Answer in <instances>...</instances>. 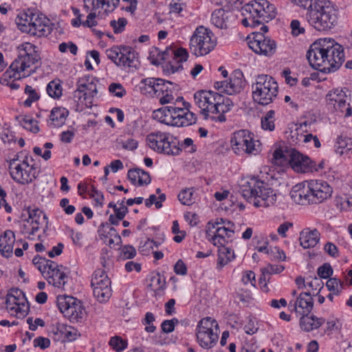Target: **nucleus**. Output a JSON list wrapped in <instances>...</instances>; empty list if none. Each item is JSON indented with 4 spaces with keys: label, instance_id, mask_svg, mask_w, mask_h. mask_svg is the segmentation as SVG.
<instances>
[{
    "label": "nucleus",
    "instance_id": "1",
    "mask_svg": "<svg viewBox=\"0 0 352 352\" xmlns=\"http://www.w3.org/2000/svg\"><path fill=\"white\" fill-rule=\"evenodd\" d=\"M332 188L324 180L305 181L295 185L290 191L292 199L298 204H317L331 197Z\"/></svg>",
    "mask_w": 352,
    "mask_h": 352
},
{
    "label": "nucleus",
    "instance_id": "60",
    "mask_svg": "<svg viewBox=\"0 0 352 352\" xmlns=\"http://www.w3.org/2000/svg\"><path fill=\"white\" fill-rule=\"evenodd\" d=\"M109 91L118 98H122L126 94L125 89L120 83H111L109 87Z\"/></svg>",
    "mask_w": 352,
    "mask_h": 352
},
{
    "label": "nucleus",
    "instance_id": "21",
    "mask_svg": "<svg viewBox=\"0 0 352 352\" xmlns=\"http://www.w3.org/2000/svg\"><path fill=\"white\" fill-rule=\"evenodd\" d=\"M7 308L16 312L25 313L28 309L25 294L21 289H12L6 296Z\"/></svg>",
    "mask_w": 352,
    "mask_h": 352
},
{
    "label": "nucleus",
    "instance_id": "37",
    "mask_svg": "<svg viewBox=\"0 0 352 352\" xmlns=\"http://www.w3.org/2000/svg\"><path fill=\"white\" fill-rule=\"evenodd\" d=\"M16 120L19 122V124L24 129L36 133L39 131V127L36 120L30 118L26 116H19L16 117Z\"/></svg>",
    "mask_w": 352,
    "mask_h": 352
},
{
    "label": "nucleus",
    "instance_id": "3",
    "mask_svg": "<svg viewBox=\"0 0 352 352\" xmlns=\"http://www.w3.org/2000/svg\"><path fill=\"white\" fill-rule=\"evenodd\" d=\"M338 10L336 6L329 0H321L307 12L309 23L316 30L326 32L333 29L338 24Z\"/></svg>",
    "mask_w": 352,
    "mask_h": 352
},
{
    "label": "nucleus",
    "instance_id": "50",
    "mask_svg": "<svg viewBox=\"0 0 352 352\" xmlns=\"http://www.w3.org/2000/svg\"><path fill=\"white\" fill-rule=\"evenodd\" d=\"M109 344L118 352L123 351L127 346V342L120 336L112 337L110 339Z\"/></svg>",
    "mask_w": 352,
    "mask_h": 352
},
{
    "label": "nucleus",
    "instance_id": "8",
    "mask_svg": "<svg viewBox=\"0 0 352 352\" xmlns=\"http://www.w3.org/2000/svg\"><path fill=\"white\" fill-rule=\"evenodd\" d=\"M212 31L204 26L196 28L190 40V50L196 56L209 54L216 46L215 38H212Z\"/></svg>",
    "mask_w": 352,
    "mask_h": 352
},
{
    "label": "nucleus",
    "instance_id": "17",
    "mask_svg": "<svg viewBox=\"0 0 352 352\" xmlns=\"http://www.w3.org/2000/svg\"><path fill=\"white\" fill-rule=\"evenodd\" d=\"M331 50L324 58V67H322L323 73L334 72L342 65L344 60V54L342 47L333 39L327 38Z\"/></svg>",
    "mask_w": 352,
    "mask_h": 352
},
{
    "label": "nucleus",
    "instance_id": "15",
    "mask_svg": "<svg viewBox=\"0 0 352 352\" xmlns=\"http://www.w3.org/2000/svg\"><path fill=\"white\" fill-rule=\"evenodd\" d=\"M91 285L94 297L100 302H106L111 296V280L104 270H96L92 275Z\"/></svg>",
    "mask_w": 352,
    "mask_h": 352
},
{
    "label": "nucleus",
    "instance_id": "7",
    "mask_svg": "<svg viewBox=\"0 0 352 352\" xmlns=\"http://www.w3.org/2000/svg\"><path fill=\"white\" fill-rule=\"evenodd\" d=\"M105 53L108 58L122 69H137L140 65L138 54L131 47L115 45L107 49Z\"/></svg>",
    "mask_w": 352,
    "mask_h": 352
},
{
    "label": "nucleus",
    "instance_id": "14",
    "mask_svg": "<svg viewBox=\"0 0 352 352\" xmlns=\"http://www.w3.org/2000/svg\"><path fill=\"white\" fill-rule=\"evenodd\" d=\"M232 148L236 154L242 153L256 155L260 151V142L254 140L253 134L248 130H240L234 133L231 139Z\"/></svg>",
    "mask_w": 352,
    "mask_h": 352
},
{
    "label": "nucleus",
    "instance_id": "58",
    "mask_svg": "<svg viewBox=\"0 0 352 352\" xmlns=\"http://www.w3.org/2000/svg\"><path fill=\"white\" fill-rule=\"evenodd\" d=\"M178 323L179 320L175 318L171 320H166L161 324L162 331L166 333H171L174 331L175 325Z\"/></svg>",
    "mask_w": 352,
    "mask_h": 352
},
{
    "label": "nucleus",
    "instance_id": "30",
    "mask_svg": "<svg viewBox=\"0 0 352 352\" xmlns=\"http://www.w3.org/2000/svg\"><path fill=\"white\" fill-rule=\"evenodd\" d=\"M324 322L325 320L323 318H318L314 315L303 314L300 319V327L303 331L309 332L318 329Z\"/></svg>",
    "mask_w": 352,
    "mask_h": 352
},
{
    "label": "nucleus",
    "instance_id": "2",
    "mask_svg": "<svg viewBox=\"0 0 352 352\" xmlns=\"http://www.w3.org/2000/svg\"><path fill=\"white\" fill-rule=\"evenodd\" d=\"M239 191L244 199L256 207H268L276 200V194L270 184L256 177L241 179Z\"/></svg>",
    "mask_w": 352,
    "mask_h": 352
},
{
    "label": "nucleus",
    "instance_id": "25",
    "mask_svg": "<svg viewBox=\"0 0 352 352\" xmlns=\"http://www.w3.org/2000/svg\"><path fill=\"white\" fill-rule=\"evenodd\" d=\"M96 81L93 76L85 75L77 82V87L83 91V96H85V98L88 100L89 103H91V100L98 94Z\"/></svg>",
    "mask_w": 352,
    "mask_h": 352
},
{
    "label": "nucleus",
    "instance_id": "52",
    "mask_svg": "<svg viewBox=\"0 0 352 352\" xmlns=\"http://www.w3.org/2000/svg\"><path fill=\"white\" fill-rule=\"evenodd\" d=\"M308 123L307 121L300 123L299 124H296V128L295 130L291 131V139L292 142L297 143L300 140V134L303 132L307 131V126Z\"/></svg>",
    "mask_w": 352,
    "mask_h": 352
},
{
    "label": "nucleus",
    "instance_id": "11",
    "mask_svg": "<svg viewBox=\"0 0 352 352\" xmlns=\"http://www.w3.org/2000/svg\"><path fill=\"white\" fill-rule=\"evenodd\" d=\"M188 58V53L186 49L180 47L175 50L167 47L164 51L158 53L157 57L152 61V63L158 65L162 64V61L167 60L165 69L168 72L174 74L183 69L182 63L186 61Z\"/></svg>",
    "mask_w": 352,
    "mask_h": 352
},
{
    "label": "nucleus",
    "instance_id": "49",
    "mask_svg": "<svg viewBox=\"0 0 352 352\" xmlns=\"http://www.w3.org/2000/svg\"><path fill=\"white\" fill-rule=\"evenodd\" d=\"M84 9L87 12H96L100 8L105 5L104 0H83Z\"/></svg>",
    "mask_w": 352,
    "mask_h": 352
},
{
    "label": "nucleus",
    "instance_id": "9",
    "mask_svg": "<svg viewBox=\"0 0 352 352\" xmlns=\"http://www.w3.org/2000/svg\"><path fill=\"white\" fill-rule=\"evenodd\" d=\"M18 157L13 158L10 161L9 169L12 179L18 184H28L37 178L40 170L35 164H31L28 157L25 158L19 164H16Z\"/></svg>",
    "mask_w": 352,
    "mask_h": 352
},
{
    "label": "nucleus",
    "instance_id": "41",
    "mask_svg": "<svg viewBox=\"0 0 352 352\" xmlns=\"http://www.w3.org/2000/svg\"><path fill=\"white\" fill-rule=\"evenodd\" d=\"M34 12L28 10V12L24 13L21 18L16 21L19 28L24 32L28 33V29L31 28L32 22L33 21Z\"/></svg>",
    "mask_w": 352,
    "mask_h": 352
},
{
    "label": "nucleus",
    "instance_id": "61",
    "mask_svg": "<svg viewBox=\"0 0 352 352\" xmlns=\"http://www.w3.org/2000/svg\"><path fill=\"white\" fill-rule=\"evenodd\" d=\"M42 211L39 209H32V210H28V219L26 220L27 223H29L31 221V223H37L39 224V220L41 218V216L42 214Z\"/></svg>",
    "mask_w": 352,
    "mask_h": 352
},
{
    "label": "nucleus",
    "instance_id": "45",
    "mask_svg": "<svg viewBox=\"0 0 352 352\" xmlns=\"http://www.w3.org/2000/svg\"><path fill=\"white\" fill-rule=\"evenodd\" d=\"M168 85L172 86L173 82L161 78H157L154 95L160 97V95L164 94L167 91H170V88Z\"/></svg>",
    "mask_w": 352,
    "mask_h": 352
},
{
    "label": "nucleus",
    "instance_id": "5",
    "mask_svg": "<svg viewBox=\"0 0 352 352\" xmlns=\"http://www.w3.org/2000/svg\"><path fill=\"white\" fill-rule=\"evenodd\" d=\"M278 90V84L272 76L260 74L256 76L255 82L252 85V98L261 105H267L276 97Z\"/></svg>",
    "mask_w": 352,
    "mask_h": 352
},
{
    "label": "nucleus",
    "instance_id": "43",
    "mask_svg": "<svg viewBox=\"0 0 352 352\" xmlns=\"http://www.w3.org/2000/svg\"><path fill=\"white\" fill-rule=\"evenodd\" d=\"M349 142L350 139L346 138H338L335 145V151L336 153L340 155H348L351 150V148H347V146L349 144Z\"/></svg>",
    "mask_w": 352,
    "mask_h": 352
},
{
    "label": "nucleus",
    "instance_id": "53",
    "mask_svg": "<svg viewBox=\"0 0 352 352\" xmlns=\"http://www.w3.org/2000/svg\"><path fill=\"white\" fill-rule=\"evenodd\" d=\"M66 324L58 323L54 328L52 333L54 334V340L65 342L64 336L65 335Z\"/></svg>",
    "mask_w": 352,
    "mask_h": 352
},
{
    "label": "nucleus",
    "instance_id": "19",
    "mask_svg": "<svg viewBox=\"0 0 352 352\" xmlns=\"http://www.w3.org/2000/svg\"><path fill=\"white\" fill-rule=\"evenodd\" d=\"M219 93L213 91L199 90L194 94L195 104L201 109V113L205 120L210 118V107H213Z\"/></svg>",
    "mask_w": 352,
    "mask_h": 352
},
{
    "label": "nucleus",
    "instance_id": "24",
    "mask_svg": "<svg viewBox=\"0 0 352 352\" xmlns=\"http://www.w3.org/2000/svg\"><path fill=\"white\" fill-rule=\"evenodd\" d=\"M184 107H177L175 115V121L173 126L178 127H184L192 125L196 123L197 116L196 115L190 111L188 107L190 104L186 102H183Z\"/></svg>",
    "mask_w": 352,
    "mask_h": 352
},
{
    "label": "nucleus",
    "instance_id": "55",
    "mask_svg": "<svg viewBox=\"0 0 352 352\" xmlns=\"http://www.w3.org/2000/svg\"><path fill=\"white\" fill-rule=\"evenodd\" d=\"M267 254L272 260L285 261L286 258L285 252L278 247H271L267 252Z\"/></svg>",
    "mask_w": 352,
    "mask_h": 352
},
{
    "label": "nucleus",
    "instance_id": "56",
    "mask_svg": "<svg viewBox=\"0 0 352 352\" xmlns=\"http://www.w3.org/2000/svg\"><path fill=\"white\" fill-rule=\"evenodd\" d=\"M155 320V316L151 312H147L145 315L144 320L142 321V323L144 325H146L145 327V331L148 333H153L155 331L156 327L153 324H152L153 322Z\"/></svg>",
    "mask_w": 352,
    "mask_h": 352
},
{
    "label": "nucleus",
    "instance_id": "47",
    "mask_svg": "<svg viewBox=\"0 0 352 352\" xmlns=\"http://www.w3.org/2000/svg\"><path fill=\"white\" fill-rule=\"evenodd\" d=\"M326 286L329 291L335 295H339L343 289V283L336 278H330L327 281Z\"/></svg>",
    "mask_w": 352,
    "mask_h": 352
},
{
    "label": "nucleus",
    "instance_id": "12",
    "mask_svg": "<svg viewBox=\"0 0 352 352\" xmlns=\"http://www.w3.org/2000/svg\"><path fill=\"white\" fill-rule=\"evenodd\" d=\"M170 133L160 131L149 133L146 138V144L154 151L170 155H177L181 148L175 142H170Z\"/></svg>",
    "mask_w": 352,
    "mask_h": 352
},
{
    "label": "nucleus",
    "instance_id": "23",
    "mask_svg": "<svg viewBox=\"0 0 352 352\" xmlns=\"http://www.w3.org/2000/svg\"><path fill=\"white\" fill-rule=\"evenodd\" d=\"M234 230L226 229L224 227H217L214 231L210 228V222L208 223L206 234L208 239L217 246L224 245L232 241Z\"/></svg>",
    "mask_w": 352,
    "mask_h": 352
},
{
    "label": "nucleus",
    "instance_id": "42",
    "mask_svg": "<svg viewBox=\"0 0 352 352\" xmlns=\"http://www.w3.org/2000/svg\"><path fill=\"white\" fill-rule=\"evenodd\" d=\"M275 111L270 110L261 119V126L264 130L272 131L275 129Z\"/></svg>",
    "mask_w": 352,
    "mask_h": 352
},
{
    "label": "nucleus",
    "instance_id": "33",
    "mask_svg": "<svg viewBox=\"0 0 352 352\" xmlns=\"http://www.w3.org/2000/svg\"><path fill=\"white\" fill-rule=\"evenodd\" d=\"M218 259L217 269L221 270L225 265L235 258L234 250L227 248L226 245L218 246Z\"/></svg>",
    "mask_w": 352,
    "mask_h": 352
},
{
    "label": "nucleus",
    "instance_id": "32",
    "mask_svg": "<svg viewBox=\"0 0 352 352\" xmlns=\"http://www.w3.org/2000/svg\"><path fill=\"white\" fill-rule=\"evenodd\" d=\"M276 16L275 8L272 4L267 1V4H265L264 8H262V12L260 15V19H251L253 27H257L260 25H264V23H267Z\"/></svg>",
    "mask_w": 352,
    "mask_h": 352
},
{
    "label": "nucleus",
    "instance_id": "51",
    "mask_svg": "<svg viewBox=\"0 0 352 352\" xmlns=\"http://www.w3.org/2000/svg\"><path fill=\"white\" fill-rule=\"evenodd\" d=\"M165 109L166 110L162 118V123L173 126L175 121V115L173 113L176 112L177 107L167 106L165 107Z\"/></svg>",
    "mask_w": 352,
    "mask_h": 352
},
{
    "label": "nucleus",
    "instance_id": "20",
    "mask_svg": "<svg viewBox=\"0 0 352 352\" xmlns=\"http://www.w3.org/2000/svg\"><path fill=\"white\" fill-rule=\"evenodd\" d=\"M52 30V23L50 20L42 13L34 12L31 28L28 29V34L41 37L47 36Z\"/></svg>",
    "mask_w": 352,
    "mask_h": 352
},
{
    "label": "nucleus",
    "instance_id": "54",
    "mask_svg": "<svg viewBox=\"0 0 352 352\" xmlns=\"http://www.w3.org/2000/svg\"><path fill=\"white\" fill-rule=\"evenodd\" d=\"M156 79L154 78H144L141 80V83L144 85V87H142V91H145L150 94H153L155 91V85H156Z\"/></svg>",
    "mask_w": 352,
    "mask_h": 352
},
{
    "label": "nucleus",
    "instance_id": "48",
    "mask_svg": "<svg viewBox=\"0 0 352 352\" xmlns=\"http://www.w3.org/2000/svg\"><path fill=\"white\" fill-rule=\"evenodd\" d=\"M21 72L19 70H16L14 68L11 67V65L9 68L4 72L1 78L0 79L1 84L8 85L9 79L14 78V79H20L21 76L20 74Z\"/></svg>",
    "mask_w": 352,
    "mask_h": 352
},
{
    "label": "nucleus",
    "instance_id": "31",
    "mask_svg": "<svg viewBox=\"0 0 352 352\" xmlns=\"http://www.w3.org/2000/svg\"><path fill=\"white\" fill-rule=\"evenodd\" d=\"M43 277L47 280L49 284L53 285L56 287L63 288L67 283V275L62 269L56 270L49 274L45 273Z\"/></svg>",
    "mask_w": 352,
    "mask_h": 352
},
{
    "label": "nucleus",
    "instance_id": "26",
    "mask_svg": "<svg viewBox=\"0 0 352 352\" xmlns=\"http://www.w3.org/2000/svg\"><path fill=\"white\" fill-rule=\"evenodd\" d=\"M346 95L345 92L343 91L342 89L339 88L335 89L332 91H330L329 94L327 95V99L331 102H335V104H338V108L341 111L343 112L346 106ZM352 114V108L350 107V104H347V107L346 108V113L345 117H349Z\"/></svg>",
    "mask_w": 352,
    "mask_h": 352
},
{
    "label": "nucleus",
    "instance_id": "22",
    "mask_svg": "<svg viewBox=\"0 0 352 352\" xmlns=\"http://www.w3.org/2000/svg\"><path fill=\"white\" fill-rule=\"evenodd\" d=\"M234 106L232 101L228 97L219 94L217 100L213 107H210V113L219 114L218 116H210V119L223 122L226 120L225 113L230 111Z\"/></svg>",
    "mask_w": 352,
    "mask_h": 352
},
{
    "label": "nucleus",
    "instance_id": "34",
    "mask_svg": "<svg viewBox=\"0 0 352 352\" xmlns=\"http://www.w3.org/2000/svg\"><path fill=\"white\" fill-rule=\"evenodd\" d=\"M314 300L309 292H302L295 302V309H302V314H309L313 309Z\"/></svg>",
    "mask_w": 352,
    "mask_h": 352
},
{
    "label": "nucleus",
    "instance_id": "16",
    "mask_svg": "<svg viewBox=\"0 0 352 352\" xmlns=\"http://www.w3.org/2000/svg\"><path fill=\"white\" fill-rule=\"evenodd\" d=\"M329 44L327 43V38H320L313 43L307 52V59L310 66L314 69L323 72L324 61L329 50Z\"/></svg>",
    "mask_w": 352,
    "mask_h": 352
},
{
    "label": "nucleus",
    "instance_id": "4",
    "mask_svg": "<svg viewBox=\"0 0 352 352\" xmlns=\"http://www.w3.org/2000/svg\"><path fill=\"white\" fill-rule=\"evenodd\" d=\"M272 162L274 164L284 166L289 164L298 173L317 172L316 162L293 148H287L285 151L276 149L273 153Z\"/></svg>",
    "mask_w": 352,
    "mask_h": 352
},
{
    "label": "nucleus",
    "instance_id": "10",
    "mask_svg": "<svg viewBox=\"0 0 352 352\" xmlns=\"http://www.w3.org/2000/svg\"><path fill=\"white\" fill-rule=\"evenodd\" d=\"M261 32H253L247 38L248 44L256 54L265 56H272L276 53L277 45L274 40L265 36L268 32V27L263 25Z\"/></svg>",
    "mask_w": 352,
    "mask_h": 352
},
{
    "label": "nucleus",
    "instance_id": "39",
    "mask_svg": "<svg viewBox=\"0 0 352 352\" xmlns=\"http://www.w3.org/2000/svg\"><path fill=\"white\" fill-rule=\"evenodd\" d=\"M47 94L54 98H59L63 94V89L61 82L59 79H55L50 81L46 87Z\"/></svg>",
    "mask_w": 352,
    "mask_h": 352
},
{
    "label": "nucleus",
    "instance_id": "62",
    "mask_svg": "<svg viewBox=\"0 0 352 352\" xmlns=\"http://www.w3.org/2000/svg\"><path fill=\"white\" fill-rule=\"evenodd\" d=\"M46 258L44 257H41L39 255H36L32 260V263L36 267V268L41 272L43 276L45 274V263Z\"/></svg>",
    "mask_w": 352,
    "mask_h": 352
},
{
    "label": "nucleus",
    "instance_id": "29",
    "mask_svg": "<svg viewBox=\"0 0 352 352\" xmlns=\"http://www.w3.org/2000/svg\"><path fill=\"white\" fill-rule=\"evenodd\" d=\"M219 332L217 331H197V340L199 345L204 349L214 347L219 339Z\"/></svg>",
    "mask_w": 352,
    "mask_h": 352
},
{
    "label": "nucleus",
    "instance_id": "36",
    "mask_svg": "<svg viewBox=\"0 0 352 352\" xmlns=\"http://www.w3.org/2000/svg\"><path fill=\"white\" fill-rule=\"evenodd\" d=\"M209 331H219V324L214 319L210 317H206L199 322L196 331L208 332Z\"/></svg>",
    "mask_w": 352,
    "mask_h": 352
},
{
    "label": "nucleus",
    "instance_id": "64",
    "mask_svg": "<svg viewBox=\"0 0 352 352\" xmlns=\"http://www.w3.org/2000/svg\"><path fill=\"white\" fill-rule=\"evenodd\" d=\"M78 336V333L77 329L66 324L65 335L64 336L65 342L67 341L71 342L76 340Z\"/></svg>",
    "mask_w": 352,
    "mask_h": 352
},
{
    "label": "nucleus",
    "instance_id": "59",
    "mask_svg": "<svg viewBox=\"0 0 352 352\" xmlns=\"http://www.w3.org/2000/svg\"><path fill=\"white\" fill-rule=\"evenodd\" d=\"M127 23V21L124 18H119L118 21L112 20L110 22V25L113 28L115 34H119L124 30V28Z\"/></svg>",
    "mask_w": 352,
    "mask_h": 352
},
{
    "label": "nucleus",
    "instance_id": "18",
    "mask_svg": "<svg viewBox=\"0 0 352 352\" xmlns=\"http://www.w3.org/2000/svg\"><path fill=\"white\" fill-rule=\"evenodd\" d=\"M244 86L243 74L239 70L234 71L228 80L217 81L214 84L215 89L228 95H233L241 92Z\"/></svg>",
    "mask_w": 352,
    "mask_h": 352
},
{
    "label": "nucleus",
    "instance_id": "28",
    "mask_svg": "<svg viewBox=\"0 0 352 352\" xmlns=\"http://www.w3.org/2000/svg\"><path fill=\"white\" fill-rule=\"evenodd\" d=\"M15 241L14 233L7 230L0 237V252L3 256L9 258L12 254L13 246Z\"/></svg>",
    "mask_w": 352,
    "mask_h": 352
},
{
    "label": "nucleus",
    "instance_id": "35",
    "mask_svg": "<svg viewBox=\"0 0 352 352\" xmlns=\"http://www.w3.org/2000/svg\"><path fill=\"white\" fill-rule=\"evenodd\" d=\"M69 111L65 108L55 107L50 113V119L54 126H61L65 124Z\"/></svg>",
    "mask_w": 352,
    "mask_h": 352
},
{
    "label": "nucleus",
    "instance_id": "57",
    "mask_svg": "<svg viewBox=\"0 0 352 352\" xmlns=\"http://www.w3.org/2000/svg\"><path fill=\"white\" fill-rule=\"evenodd\" d=\"M318 276L321 278H328L333 274V269L329 263H325L317 270Z\"/></svg>",
    "mask_w": 352,
    "mask_h": 352
},
{
    "label": "nucleus",
    "instance_id": "38",
    "mask_svg": "<svg viewBox=\"0 0 352 352\" xmlns=\"http://www.w3.org/2000/svg\"><path fill=\"white\" fill-rule=\"evenodd\" d=\"M149 287L154 292L164 290L166 288L165 278L159 272H154L151 274Z\"/></svg>",
    "mask_w": 352,
    "mask_h": 352
},
{
    "label": "nucleus",
    "instance_id": "46",
    "mask_svg": "<svg viewBox=\"0 0 352 352\" xmlns=\"http://www.w3.org/2000/svg\"><path fill=\"white\" fill-rule=\"evenodd\" d=\"M265 4H267V1L255 0L250 5L248 6L251 7V8H250V12L252 18H254V19H260L262 8H264Z\"/></svg>",
    "mask_w": 352,
    "mask_h": 352
},
{
    "label": "nucleus",
    "instance_id": "13",
    "mask_svg": "<svg viewBox=\"0 0 352 352\" xmlns=\"http://www.w3.org/2000/svg\"><path fill=\"white\" fill-rule=\"evenodd\" d=\"M60 311L72 322H82L85 316V309L80 300L71 296H58L56 299Z\"/></svg>",
    "mask_w": 352,
    "mask_h": 352
},
{
    "label": "nucleus",
    "instance_id": "6",
    "mask_svg": "<svg viewBox=\"0 0 352 352\" xmlns=\"http://www.w3.org/2000/svg\"><path fill=\"white\" fill-rule=\"evenodd\" d=\"M36 48L30 43H23L17 47L18 56L12 63L11 67L20 72H27V75L24 74L23 77L32 74L38 67L41 57Z\"/></svg>",
    "mask_w": 352,
    "mask_h": 352
},
{
    "label": "nucleus",
    "instance_id": "40",
    "mask_svg": "<svg viewBox=\"0 0 352 352\" xmlns=\"http://www.w3.org/2000/svg\"><path fill=\"white\" fill-rule=\"evenodd\" d=\"M195 188H188L183 189L178 194V199L182 204L186 206H191L195 202L194 197Z\"/></svg>",
    "mask_w": 352,
    "mask_h": 352
},
{
    "label": "nucleus",
    "instance_id": "63",
    "mask_svg": "<svg viewBox=\"0 0 352 352\" xmlns=\"http://www.w3.org/2000/svg\"><path fill=\"white\" fill-rule=\"evenodd\" d=\"M136 255V250L132 245H125L122 248L121 257L122 259H131Z\"/></svg>",
    "mask_w": 352,
    "mask_h": 352
},
{
    "label": "nucleus",
    "instance_id": "44",
    "mask_svg": "<svg viewBox=\"0 0 352 352\" xmlns=\"http://www.w3.org/2000/svg\"><path fill=\"white\" fill-rule=\"evenodd\" d=\"M24 93L28 96V98L23 102V105L26 107H31L32 104L40 98L38 93L30 85H26Z\"/></svg>",
    "mask_w": 352,
    "mask_h": 352
},
{
    "label": "nucleus",
    "instance_id": "27",
    "mask_svg": "<svg viewBox=\"0 0 352 352\" xmlns=\"http://www.w3.org/2000/svg\"><path fill=\"white\" fill-rule=\"evenodd\" d=\"M320 234L317 229L311 230L309 228L303 229L300 233L299 241L300 245L305 248L315 247L320 241Z\"/></svg>",
    "mask_w": 352,
    "mask_h": 352
}]
</instances>
